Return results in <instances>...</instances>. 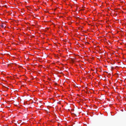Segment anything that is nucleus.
I'll return each instance as SVG.
<instances>
[{
	"label": "nucleus",
	"instance_id": "obj_5",
	"mask_svg": "<svg viewBox=\"0 0 126 126\" xmlns=\"http://www.w3.org/2000/svg\"><path fill=\"white\" fill-rule=\"evenodd\" d=\"M32 25L34 26V24H33V25H32Z\"/></svg>",
	"mask_w": 126,
	"mask_h": 126
},
{
	"label": "nucleus",
	"instance_id": "obj_2",
	"mask_svg": "<svg viewBox=\"0 0 126 126\" xmlns=\"http://www.w3.org/2000/svg\"><path fill=\"white\" fill-rule=\"evenodd\" d=\"M35 65V64H34V65H33V66H32V65H32V69H34V68H33V67H34H34H35L34 66V65Z\"/></svg>",
	"mask_w": 126,
	"mask_h": 126
},
{
	"label": "nucleus",
	"instance_id": "obj_4",
	"mask_svg": "<svg viewBox=\"0 0 126 126\" xmlns=\"http://www.w3.org/2000/svg\"><path fill=\"white\" fill-rule=\"evenodd\" d=\"M34 35H32V37H34Z\"/></svg>",
	"mask_w": 126,
	"mask_h": 126
},
{
	"label": "nucleus",
	"instance_id": "obj_1",
	"mask_svg": "<svg viewBox=\"0 0 126 126\" xmlns=\"http://www.w3.org/2000/svg\"><path fill=\"white\" fill-rule=\"evenodd\" d=\"M36 99H35L34 98H33V99L34 100H33L32 99V103H35V101H36V100H37L36 98H35Z\"/></svg>",
	"mask_w": 126,
	"mask_h": 126
},
{
	"label": "nucleus",
	"instance_id": "obj_3",
	"mask_svg": "<svg viewBox=\"0 0 126 126\" xmlns=\"http://www.w3.org/2000/svg\"><path fill=\"white\" fill-rule=\"evenodd\" d=\"M1 27H2V28H3V27H4L3 25H1Z\"/></svg>",
	"mask_w": 126,
	"mask_h": 126
},
{
	"label": "nucleus",
	"instance_id": "obj_6",
	"mask_svg": "<svg viewBox=\"0 0 126 126\" xmlns=\"http://www.w3.org/2000/svg\"><path fill=\"white\" fill-rule=\"evenodd\" d=\"M32 121H33V120L32 119Z\"/></svg>",
	"mask_w": 126,
	"mask_h": 126
}]
</instances>
